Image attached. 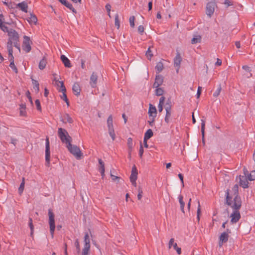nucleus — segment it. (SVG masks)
<instances>
[{
    "label": "nucleus",
    "mask_w": 255,
    "mask_h": 255,
    "mask_svg": "<svg viewBox=\"0 0 255 255\" xmlns=\"http://www.w3.org/2000/svg\"><path fill=\"white\" fill-rule=\"evenodd\" d=\"M226 203L234 210L231 214V223L233 224L237 223L241 218V215L239 210L241 207L242 202L240 197L236 196L232 200V197L230 196L229 190L226 192Z\"/></svg>",
    "instance_id": "obj_1"
},
{
    "label": "nucleus",
    "mask_w": 255,
    "mask_h": 255,
    "mask_svg": "<svg viewBox=\"0 0 255 255\" xmlns=\"http://www.w3.org/2000/svg\"><path fill=\"white\" fill-rule=\"evenodd\" d=\"M5 32H7L8 36V40L7 43V48H12V46L17 48L19 51L20 50L19 44H18L19 41V35L17 32L14 29L7 28V30L5 31Z\"/></svg>",
    "instance_id": "obj_2"
},
{
    "label": "nucleus",
    "mask_w": 255,
    "mask_h": 255,
    "mask_svg": "<svg viewBox=\"0 0 255 255\" xmlns=\"http://www.w3.org/2000/svg\"><path fill=\"white\" fill-rule=\"evenodd\" d=\"M58 133L61 141L65 143L66 145L71 142V138L65 129L61 128H59L58 130Z\"/></svg>",
    "instance_id": "obj_3"
},
{
    "label": "nucleus",
    "mask_w": 255,
    "mask_h": 255,
    "mask_svg": "<svg viewBox=\"0 0 255 255\" xmlns=\"http://www.w3.org/2000/svg\"><path fill=\"white\" fill-rule=\"evenodd\" d=\"M69 151L77 159H81L82 153L80 149L76 145H72L71 142L66 145Z\"/></svg>",
    "instance_id": "obj_4"
},
{
    "label": "nucleus",
    "mask_w": 255,
    "mask_h": 255,
    "mask_svg": "<svg viewBox=\"0 0 255 255\" xmlns=\"http://www.w3.org/2000/svg\"><path fill=\"white\" fill-rule=\"evenodd\" d=\"M48 223L50 228V232L52 238H53L54 233L55 229V216L51 209L48 210Z\"/></svg>",
    "instance_id": "obj_5"
},
{
    "label": "nucleus",
    "mask_w": 255,
    "mask_h": 255,
    "mask_svg": "<svg viewBox=\"0 0 255 255\" xmlns=\"http://www.w3.org/2000/svg\"><path fill=\"white\" fill-rule=\"evenodd\" d=\"M45 160L46 166L49 167L50 166V143L48 137L46 139L45 144Z\"/></svg>",
    "instance_id": "obj_6"
},
{
    "label": "nucleus",
    "mask_w": 255,
    "mask_h": 255,
    "mask_svg": "<svg viewBox=\"0 0 255 255\" xmlns=\"http://www.w3.org/2000/svg\"><path fill=\"white\" fill-rule=\"evenodd\" d=\"M31 44L30 38L27 36H24L22 46L23 50L27 53L30 52L31 49Z\"/></svg>",
    "instance_id": "obj_7"
},
{
    "label": "nucleus",
    "mask_w": 255,
    "mask_h": 255,
    "mask_svg": "<svg viewBox=\"0 0 255 255\" xmlns=\"http://www.w3.org/2000/svg\"><path fill=\"white\" fill-rule=\"evenodd\" d=\"M216 6L215 2H208L206 6V14L210 17L214 13L215 8Z\"/></svg>",
    "instance_id": "obj_8"
},
{
    "label": "nucleus",
    "mask_w": 255,
    "mask_h": 255,
    "mask_svg": "<svg viewBox=\"0 0 255 255\" xmlns=\"http://www.w3.org/2000/svg\"><path fill=\"white\" fill-rule=\"evenodd\" d=\"M148 114L149 115V119H152V122L154 121L157 115V110L155 107L151 104H149Z\"/></svg>",
    "instance_id": "obj_9"
},
{
    "label": "nucleus",
    "mask_w": 255,
    "mask_h": 255,
    "mask_svg": "<svg viewBox=\"0 0 255 255\" xmlns=\"http://www.w3.org/2000/svg\"><path fill=\"white\" fill-rule=\"evenodd\" d=\"M246 172H248L247 170L244 169L245 176H240V184L244 188H246L248 187V182L246 177Z\"/></svg>",
    "instance_id": "obj_10"
},
{
    "label": "nucleus",
    "mask_w": 255,
    "mask_h": 255,
    "mask_svg": "<svg viewBox=\"0 0 255 255\" xmlns=\"http://www.w3.org/2000/svg\"><path fill=\"white\" fill-rule=\"evenodd\" d=\"M98 80V76L95 73H93L90 77V84L93 88H95L96 86Z\"/></svg>",
    "instance_id": "obj_11"
},
{
    "label": "nucleus",
    "mask_w": 255,
    "mask_h": 255,
    "mask_svg": "<svg viewBox=\"0 0 255 255\" xmlns=\"http://www.w3.org/2000/svg\"><path fill=\"white\" fill-rule=\"evenodd\" d=\"M60 59L66 67L70 68L72 66L70 61L64 55H62Z\"/></svg>",
    "instance_id": "obj_12"
},
{
    "label": "nucleus",
    "mask_w": 255,
    "mask_h": 255,
    "mask_svg": "<svg viewBox=\"0 0 255 255\" xmlns=\"http://www.w3.org/2000/svg\"><path fill=\"white\" fill-rule=\"evenodd\" d=\"M73 92L76 96H79L81 93V88L78 83H75L72 87Z\"/></svg>",
    "instance_id": "obj_13"
},
{
    "label": "nucleus",
    "mask_w": 255,
    "mask_h": 255,
    "mask_svg": "<svg viewBox=\"0 0 255 255\" xmlns=\"http://www.w3.org/2000/svg\"><path fill=\"white\" fill-rule=\"evenodd\" d=\"M137 177V170L135 165L132 167L131 173L130 176V180H136Z\"/></svg>",
    "instance_id": "obj_14"
},
{
    "label": "nucleus",
    "mask_w": 255,
    "mask_h": 255,
    "mask_svg": "<svg viewBox=\"0 0 255 255\" xmlns=\"http://www.w3.org/2000/svg\"><path fill=\"white\" fill-rule=\"evenodd\" d=\"M229 238V235L227 233L223 232L221 234L220 237V241L221 242V243L220 242L219 245L220 246H222L223 243H226L228 241Z\"/></svg>",
    "instance_id": "obj_15"
},
{
    "label": "nucleus",
    "mask_w": 255,
    "mask_h": 255,
    "mask_svg": "<svg viewBox=\"0 0 255 255\" xmlns=\"http://www.w3.org/2000/svg\"><path fill=\"white\" fill-rule=\"evenodd\" d=\"M163 78L162 76L160 75H157L156 76L155 82L153 84V87L154 88H157L159 87L163 83Z\"/></svg>",
    "instance_id": "obj_16"
},
{
    "label": "nucleus",
    "mask_w": 255,
    "mask_h": 255,
    "mask_svg": "<svg viewBox=\"0 0 255 255\" xmlns=\"http://www.w3.org/2000/svg\"><path fill=\"white\" fill-rule=\"evenodd\" d=\"M17 7L24 12H27L28 5L26 2L23 1L17 4Z\"/></svg>",
    "instance_id": "obj_17"
},
{
    "label": "nucleus",
    "mask_w": 255,
    "mask_h": 255,
    "mask_svg": "<svg viewBox=\"0 0 255 255\" xmlns=\"http://www.w3.org/2000/svg\"><path fill=\"white\" fill-rule=\"evenodd\" d=\"M3 16L2 14H0V28L3 31L5 32L8 28L6 24L3 23Z\"/></svg>",
    "instance_id": "obj_18"
},
{
    "label": "nucleus",
    "mask_w": 255,
    "mask_h": 255,
    "mask_svg": "<svg viewBox=\"0 0 255 255\" xmlns=\"http://www.w3.org/2000/svg\"><path fill=\"white\" fill-rule=\"evenodd\" d=\"M55 84L56 85L59 91H66V88L64 85V83L62 81L56 80Z\"/></svg>",
    "instance_id": "obj_19"
},
{
    "label": "nucleus",
    "mask_w": 255,
    "mask_h": 255,
    "mask_svg": "<svg viewBox=\"0 0 255 255\" xmlns=\"http://www.w3.org/2000/svg\"><path fill=\"white\" fill-rule=\"evenodd\" d=\"M59 1L63 5L66 6L67 8L71 10L73 12H76V10L72 6V5L71 3L67 2L66 0H59Z\"/></svg>",
    "instance_id": "obj_20"
},
{
    "label": "nucleus",
    "mask_w": 255,
    "mask_h": 255,
    "mask_svg": "<svg viewBox=\"0 0 255 255\" xmlns=\"http://www.w3.org/2000/svg\"><path fill=\"white\" fill-rule=\"evenodd\" d=\"M166 114L165 118V121L166 123H169L170 121V118L171 116V112H170V107L169 105L168 106L167 105L166 107Z\"/></svg>",
    "instance_id": "obj_21"
},
{
    "label": "nucleus",
    "mask_w": 255,
    "mask_h": 255,
    "mask_svg": "<svg viewBox=\"0 0 255 255\" xmlns=\"http://www.w3.org/2000/svg\"><path fill=\"white\" fill-rule=\"evenodd\" d=\"M47 60L45 57H43L39 62L38 67L40 70L44 69L46 65Z\"/></svg>",
    "instance_id": "obj_22"
},
{
    "label": "nucleus",
    "mask_w": 255,
    "mask_h": 255,
    "mask_svg": "<svg viewBox=\"0 0 255 255\" xmlns=\"http://www.w3.org/2000/svg\"><path fill=\"white\" fill-rule=\"evenodd\" d=\"M98 161H99V163L100 164L99 170L101 173V175L102 176H104V173H105L104 163L101 159H99Z\"/></svg>",
    "instance_id": "obj_23"
},
{
    "label": "nucleus",
    "mask_w": 255,
    "mask_h": 255,
    "mask_svg": "<svg viewBox=\"0 0 255 255\" xmlns=\"http://www.w3.org/2000/svg\"><path fill=\"white\" fill-rule=\"evenodd\" d=\"M62 121L65 123H72L73 122V120H72V118L67 114H65L63 115V118H62Z\"/></svg>",
    "instance_id": "obj_24"
},
{
    "label": "nucleus",
    "mask_w": 255,
    "mask_h": 255,
    "mask_svg": "<svg viewBox=\"0 0 255 255\" xmlns=\"http://www.w3.org/2000/svg\"><path fill=\"white\" fill-rule=\"evenodd\" d=\"M201 41V36L199 35H195L191 40L192 44L200 43Z\"/></svg>",
    "instance_id": "obj_25"
},
{
    "label": "nucleus",
    "mask_w": 255,
    "mask_h": 255,
    "mask_svg": "<svg viewBox=\"0 0 255 255\" xmlns=\"http://www.w3.org/2000/svg\"><path fill=\"white\" fill-rule=\"evenodd\" d=\"M153 132L151 129H148L144 133V139H149L153 136Z\"/></svg>",
    "instance_id": "obj_26"
},
{
    "label": "nucleus",
    "mask_w": 255,
    "mask_h": 255,
    "mask_svg": "<svg viewBox=\"0 0 255 255\" xmlns=\"http://www.w3.org/2000/svg\"><path fill=\"white\" fill-rule=\"evenodd\" d=\"M178 200H179V202L180 204V209L183 213H184V207L185 203L183 200V196L180 195L178 197Z\"/></svg>",
    "instance_id": "obj_27"
},
{
    "label": "nucleus",
    "mask_w": 255,
    "mask_h": 255,
    "mask_svg": "<svg viewBox=\"0 0 255 255\" xmlns=\"http://www.w3.org/2000/svg\"><path fill=\"white\" fill-rule=\"evenodd\" d=\"M165 98L164 97H161L159 100V103L158 106V109L159 112H161L163 110V105L164 103Z\"/></svg>",
    "instance_id": "obj_28"
},
{
    "label": "nucleus",
    "mask_w": 255,
    "mask_h": 255,
    "mask_svg": "<svg viewBox=\"0 0 255 255\" xmlns=\"http://www.w3.org/2000/svg\"><path fill=\"white\" fill-rule=\"evenodd\" d=\"M8 52L9 59L10 63H14L12 48H7Z\"/></svg>",
    "instance_id": "obj_29"
},
{
    "label": "nucleus",
    "mask_w": 255,
    "mask_h": 255,
    "mask_svg": "<svg viewBox=\"0 0 255 255\" xmlns=\"http://www.w3.org/2000/svg\"><path fill=\"white\" fill-rule=\"evenodd\" d=\"M32 84H33V89L34 90L35 93H38V92L39 91V83H38V81H37L36 80H35L34 79H32Z\"/></svg>",
    "instance_id": "obj_30"
},
{
    "label": "nucleus",
    "mask_w": 255,
    "mask_h": 255,
    "mask_svg": "<svg viewBox=\"0 0 255 255\" xmlns=\"http://www.w3.org/2000/svg\"><path fill=\"white\" fill-rule=\"evenodd\" d=\"M107 125L108 127V129H113V118L112 116H110L107 120Z\"/></svg>",
    "instance_id": "obj_31"
},
{
    "label": "nucleus",
    "mask_w": 255,
    "mask_h": 255,
    "mask_svg": "<svg viewBox=\"0 0 255 255\" xmlns=\"http://www.w3.org/2000/svg\"><path fill=\"white\" fill-rule=\"evenodd\" d=\"M84 246H90V240L88 233H86L84 236Z\"/></svg>",
    "instance_id": "obj_32"
},
{
    "label": "nucleus",
    "mask_w": 255,
    "mask_h": 255,
    "mask_svg": "<svg viewBox=\"0 0 255 255\" xmlns=\"http://www.w3.org/2000/svg\"><path fill=\"white\" fill-rule=\"evenodd\" d=\"M27 20L29 23L35 24L37 22V18L35 15H31Z\"/></svg>",
    "instance_id": "obj_33"
},
{
    "label": "nucleus",
    "mask_w": 255,
    "mask_h": 255,
    "mask_svg": "<svg viewBox=\"0 0 255 255\" xmlns=\"http://www.w3.org/2000/svg\"><path fill=\"white\" fill-rule=\"evenodd\" d=\"M90 246H84L82 250V255H89Z\"/></svg>",
    "instance_id": "obj_34"
},
{
    "label": "nucleus",
    "mask_w": 255,
    "mask_h": 255,
    "mask_svg": "<svg viewBox=\"0 0 255 255\" xmlns=\"http://www.w3.org/2000/svg\"><path fill=\"white\" fill-rule=\"evenodd\" d=\"M19 113H20V116H26L25 106L24 105H21L20 106Z\"/></svg>",
    "instance_id": "obj_35"
},
{
    "label": "nucleus",
    "mask_w": 255,
    "mask_h": 255,
    "mask_svg": "<svg viewBox=\"0 0 255 255\" xmlns=\"http://www.w3.org/2000/svg\"><path fill=\"white\" fill-rule=\"evenodd\" d=\"M62 93V95L61 96V98L63 99L66 103L68 106H69V102L68 101V100L67 99L66 94V91H61Z\"/></svg>",
    "instance_id": "obj_36"
},
{
    "label": "nucleus",
    "mask_w": 255,
    "mask_h": 255,
    "mask_svg": "<svg viewBox=\"0 0 255 255\" xmlns=\"http://www.w3.org/2000/svg\"><path fill=\"white\" fill-rule=\"evenodd\" d=\"M163 68V64L161 62H158L157 63V65L155 67V69L157 71V73L160 72Z\"/></svg>",
    "instance_id": "obj_37"
},
{
    "label": "nucleus",
    "mask_w": 255,
    "mask_h": 255,
    "mask_svg": "<svg viewBox=\"0 0 255 255\" xmlns=\"http://www.w3.org/2000/svg\"><path fill=\"white\" fill-rule=\"evenodd\" d=\"M24 184H25V183H24V178H22V182L21 183L20 185V186L18 188V192L20 194H22V193L23 192V190H24Z\"/></svg>",
    "instance_id": "obj_38"
},
{
    "label": "nucleus",
    "mask_w": 255,
    "mask_h": 255,
    "mask_svg": "<svg viewBox=\"0 0 255 255\" xmlns=\"http://www.w3.org/2000/svg\"><path fill=\"white\" fill-rule=\"evenodd\" d=\"M248 179L250 181L255 180V170L252 171L249 175L248 176Z\"/></svg>",
    "instance_id": "obj_39"
},
{
    "label": "nucleus",
    "mask_w": 255,
    "mask_h": 255,
    "mask_svg": "<svg viewBox=\"0 0 255 255\" xmlns=\"http://www.w3.org/2000/svg\"><path fill=\"white\" fill-rule=\"evenodd\" d=\"M156 88V90H155L156 95H157L158 96L162 95V94H163V90L162 88H159V87L157 88Z\"/></svg>",
    "instance_id": "obj_40"
},
{
    "label": "nucleus",
    "mask_w": 255,
    "mask_h": 255,
    "mask_svg": "<svg viewBox=\"0 0 255 255\" xmlns=\"http://www.w3.org/2000/svg\"><path fill=\"white\" fill-rule=\"evenodd\" d=\"M109 133L111 137L113 140H114L116 138V135L115 133L114 129H109Z\"/></svg>",
    "instance_id": "obj_41"
},
{
    "label": "nucleus",
    "mask_w": 255,
    "mask_h": 255,
    "mask_svg": "<svg viewBox=\"0 0 255 255\" xmlns=\"http://www.w3.org/2000/svg\"><path fill=\"white\" fill-rule=\"evenodd\" d=\"M221 90H222L221 86L220 85L218 86V87L217 88L216 91L213 93V96L215 97H218L220 95Z\"/></svg>",
    "instance_id": "obj_42"
},
{
    "label": "nucleus",
    "mask_w": 255,
    "mask_h": 255,
    "mask_svg": "<svg viewBox=\"0 0 255 255\" xmlns=\"http://www.w3.org/2000/svg\"><path fill=\"white\" fill-rule=\"evenodd\" d=\"M181 56L178 53H176V67L180 65L182 61Z\"/></svg>",
    "instance_id": "obj_43"
},
{
    "label": "nucleus",
    "mask_w": 255,
    "mask_h": 255,
    "mask_svg": "<svg viewBox=\"0 0 255 255\" xmlns=\"http://www.w3.org/2000/svg\"><path fill=\"white\" fill-rule=\"evenodd\" d=\"M134 20L135 17L134 16H131L129 18V24L131 27H134Z\"/></svg>",
    "instance_id": "obj_44"
},
{
    "label": "nucleus",
    "mask_w": 255,
    "mask_h": 255,
    "mask_svg": "<svg viewBox=\"0 0 255 255\" xmlns=\"http://www.w3.org/2000/svg\"><path fill=\"white\" fill-rule=\"evenodd\" d=\"M232 190L234 193V198L237 196L239 197L237 195V193L238 192V185L236 184L234 186V187L232 188Z\"/></svg>",
    "instance_id": "obj_45"
},
{
    "label": "nucleus",
    "mask_w": 255,
    "mask_h": 255,
    "mask_svg": "<svg viewBox=\"0 0 255 255\" xmlns=\"http://www.w3.org/2000/svg\"><path fill=\"white\" fill-rule=\"evenodd\" d=\"M198 209H197V219L198 221L199 222L200 220V212H201V208H200V202L199 201H198Z\"/></svg>",
    "instance_id": "obj_46"
},
{
    "label": "nucleus",
    "mask_w": 255,
    "mask_h": 255,
    "mask_svg": "<svg viewBox=\"0 0 255 255\" xmlns=\"http://www.w3.org/2000/svg\"><path fill=\"white\" fill-rule=\"evenodd\" d=\"M205 122L204 120H201V132L202 134L203 137L204 136V130H205Z\"/></svg>",
    "instance_id": "obj_47"
},
{
    "label": "nucleus",
    "mask_w": 255,
    "mask_h": 255,
    "mask_svg": "<svg viewBox=\"0 0 255 255\" xmlns=\"http://www.w3.org/2000/svg\"><path fill=\"white\" fill-rule=\"evenodd\" d=\"M127 144L129 149L131 150L132 148V139L131 138L129 137L128 139Z\"/></svg>",
    "instance_id": "obj_48"
},
{
    "label": "nucleus",
    "mask_w": 255,
    "mask_h": 255,
    "mask_svg": "<svg viewBox=\"0 0 255 255\" xmlns=\"http://www.w3.org/2000/svg\"><path fill=\"white\" fill-rule=\"evenodd\" d=\"M177 175L180 181L181 186L183 188L184 187L183 176L181 173H179Z\"/></svg>",
    "instance_id": "obj_49"
},
{
    "label": "nucleus",
    "mask_w": 255,
    "mask_h": 255,
    "mask_svg": "<svg viewBox=\"0 0 255 255\" xmlns=\"http://www.w3.org/2000/svg\"><path fill=\"white\" fill-rule=\"evenodd\" d=\"M174 239L173 238L171 239L168 244L169 249H170L173 246L174 249H175V244L174 245Z\"/></svg>",
    "instance_id": "obj_50"
},
{
    "label": "nucleus",
    "mask_w": 255,
    "mask_h": 255,
    "mask_svg": "<svg viewBox=\"0 0 255 255\" xmlns=\"http://www.w3.org/2000/svg\"><path fill=\"white\" fill-rule=\"evenodd\" d=\"M35 105H36V108H37V110H38L39 111H41V106H40V103L39 100H38V99L36 100V101L35 102Z\"/></svg>",
    "instance_id": "obj_51"
},
{
    "label": "nucleus",
    "mask_w": 255,
    "mask_h": 255,
    "mask_svg": "<svg viewBox=\"0 0 255 255\" xmlns=\"http://www.w3.org/2000/svg\"><path fill=\"white\" fill-rule=\"evenodd\" d=\"M9 67L15 72V73H17V69L14 63H10Z\"/></svg>",
    "instance_id": "obj_52"
},
{
    "label": "nucleus",
    "mask_w": 255,
    "mask_h": 255,
    "mask_svg": "<svg viewBox=\"0 0 255 255\" xmlns=\"http://www.w3.org/2000/svg\"><path fill=\"white\" fill-rule=\"evenodd\" d=\"M115 24L116 26L117 27L118 29L120 28V21L119 20L118 15H116L115 17Z\"/></svg>",
    "instance_id": "obj_53"
},
{
    "label": "nucleus",
    "mask_w": 255,
    "mask_h": 255,
    "mask_svg": "<svg viewBox=\"0 0 255 255\" xmlns=\"http://www.w3.org/2000/svg\"><path fill=\"white\" fill-rule=\"evenodd\" d=\"M146 56L147 57L148 59H150L151 57L152 56V54L151 53V51L150 49V48H148V50H147L146 52Z\"/></svg>",
    "instance_id": "obj_54"
},
{
    "label": "nucleus",
    "mask_w": 255,
    "mask_h": 255,
    "mask_svg": "<svg viewBox=\"0 0 255 255\" xmlns=\"http://www.w3.org/2000/svg\"><path fill=\"white\" fill-rule=\"evenodd\" d=\"M138 195H137V198L138 200H140L142 196V191L140 187H139L138 189Z\"/></svg>",
    "instance_id": "obj_55"
},
{
    "label": "nucleus",
    "mask_w": 255,
    "mask_h": 255,
    "mask_svg": "<svg viewBox=\"0 0 255 255\" xmlns=\"http://www.w3.org/2000/svg\"><path fill=\"white\" fill-rule=\"evenodd\" d=\"M106 9H107V12H108V15L111 17V14H110V11H111V6L110 4H107L106 5Z\"/></svg>",
    "instance_id": "obj_56"
},
{
    "label": "nucleus",
    "mask_w": 255,
    "mask_h": 255,
    "mask_svg": "<svg viewBox=\"0 0 255 255\" xmlns=\"http://www.w3.org/2000/svg\"><path fill=\"white\" fill-rule=\"evenodd\" d=\"M144 27L142 25H139L138 27V31L140 34H142L143 32H144Z\"/></svg>",
    "instance_id": "obj_57"
},
{
    "label": "nucleus",
    "mask_w": 255,
    "mask_h": 255,
    "mask_svg": "<svg viewBox=\"0 0 255 255\" xmlns=\"http://www.w3.org/2000/svg\"><path fill=\"white\" fill-rule=\"evenodd\" d=\"M29 227L30 228V230H31L30 234L32 236L33 235V232H34V226L33 225L32 223H29Z\"/></svg>",
    "instance_id": "obj_58"
},
{
    "label": "nucleus",
    "mask_w": 255,
    "mask_h": 255,
    "mask_svg": "<svg viewBox=\"0 0 255 255\" xmlns=\"http://www.w3.org/2000/svg\"><path fill=\"white\" fill-rule=\"evenodd\" d=\"M143 153V149L142 145L141 144L140 149H139V155L140 157L142 156Z\"/></svg>",
    "instance_id": "obj_59"
},
{
    "label": "nucleus",
    "mask_w": 255,
    "mask_h": 255,
    "mask_svg": "<svg viewBox=\"0 0 255 255\" xmlns=\"http://www.w3.org/2000/svg\"><path fill=\"white\" fill-rule=\"evenodd\" d=\"M201 89H202V88L201 87H200V86L198 87V90H197V98H199V97L200 96L201 92Z\"/></svg>",
    "instance_id": "obj_60"
},
{
    "label": "nucleus",
    "mask_w": 255,
    "mask_h": 255,
    "mask_svg": "<svg viewBox=\"0 0 255 255\" xmlns=\"http://www.w3.org/2000/svg\"><path fill=\"white\" fill-rule=\"evenodd\" d=\"M224 3L227 5V6H230L232 5L233 4L231 1L229 0H225Z\"/></svg>",
    "instance_id": "obj_61"
},
{
    "label": "nucleus",
    "mask_w": 255,
    "mask_h": 255,
    "mask_svg": "<svg viewBox=\"0 0 255 255\" xmlns=\"http://www.w3.org/2000/svg\"><path fill=\"white\" fill-rule=\"evenodd\" d=\"M222 64V60L219 58L217 59V61L215 63L216 66H220Z\"/></svg>",
    "instance_id": "obj_62"
},
{
    "label": "nucleus",
    "mask_w": 255,
    "mask_h": 255,
    "mask_svg": "<svg viewBox=\"0 0 255 255\" xmlns=\"http://www.w3.org/2000/svg\"><path fill=\"white\" fill-rule=\"evenodd\" d=\"M26 95H27V97L28 98V99H29L30 102H31V103H32V98H31V97L30 96V92L29 91L27 92Z\"/></svg>",
    "instance_id": "obj_63"
},
{
    "label": "nucleus",
    "mask_w": 255,
    "mask_h": 255,
    "mask_svg": "<svg viewBox=\"0 0 255 255\" xmlns=\"http://www.w3.org/2000/svg\"><path fill=\"white\" fill-rule=\"evenodd\" d=\"M243 69H244L245 70L247 71H250V68L247 66V65H245V66H243Z\"/></svg>",
    "instance_id": "obj_64"
}]
</instances>
